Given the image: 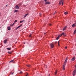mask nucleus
I'll list each match as a JSON object with an SVG mask.
<instances>
[{"instance_id":"f257e3e1","label":"nucleus","mask_w":76,"mask_h":76,"mask_svg":"<svg viewBox=\"0 0 76 76\" xmlns=\"http://www.w3.org/2000/svg\"><path fill=\"white\" fill-rule=\"evenodd\" d=\"M68 59V58L67 57L66 58V59L65 60V61L64 64L63 66H65V65L66 64V63H67V59Z\"/></svg>"},{"instance_id":"f03ea898","label":"nucleus","mask_w":76,"mask_h":76,"mask_svg":"<svg viewBox=\"0 0 76 76\" xmlns=\"http://www.w3.org/2000/svg\"><path fill=\"white\" fill-rule=\"evenodd\" d=\"M50 46L51 47V48H53L54 47V44L53 43H52L50 44Z\"/></svg>"},{"instance_id":"7ed1b4c3","label":"nucleus","mask_w":76,"mask_h":76,"mask_svg":"<svg viewBox=\"0 0 76 76\" xmlns=\"http://www.w3.org/2000/svg\"><path fill=\"white\" fill-rule=\"evenodd\" d=\"M63 0H60L59 3V4L60 5L62 3V5H63V4H64V3L63 2Z\"/></svg>"},{"instance_id":"20e7f679","label":"nucleus","mask_w":76,"mask_h":76,"mask_svg":"<svg viewBox=\"0 0 76 76\" xmlns=\"http://www.w3.org/2000/svg\"><path fill=\"white\" fill-rule=\"evenodd\" d=\"M62 35H64V36H66V34L62 33V34H61V35H60V37H61Z\"/></svg>"},{"instance_id":"39448f33","label":"nucleus","mask_w":76,"mask_h":76,"mask_svg":"<svg viewBox=\"0 0 76 76\" xmlns=\"http://www.w3.org/2000/svg\"><path fill=\"white\" fill-rule=\"evenodd\" d=\"M76 70H75L73 72V76H75V74H76Z\"/></svg>"},{"instance_id":"423d86ee","label":"nucleus","mask_w":76,"mask_h":76,"mask_svg":"<svg viewBox=\"0 0 76 76\" xmlns=\"http://www.w3.org/2000/svg\"><path fill=\"white\" fill-rule=\"evenodd\" d=\"M75 58H76V57L75 56H74L71 59V60L72 61H74L75 60Z\"/></svg>"},{"instance_id":"0eeeda50","label":"nucleus","mask_w":76,"mask_h":76,"mask_svg":"<svg viewBox=\"0 0 76 76\" xmlns=\"http://www.w3.org/2000/svg\"><path fill=\"white\" fill-rule=\"evenodd\" d=\"M15 8H16V9H19V6H18V5H17L15 6Z\"/></svg>"},{"instance_id":"6e6552de","label":"nucleus","mask_w":76,"mask_h":76,"mask_svg":"<svg viewBox=\"0 0 76 76\" xmlns=\"http://www.w3.org/2000/svg\"><path fill=\"white\" fill-rule=\"evenodd\" d=\"M4 43H7V39L4 41Z\"/></svg>"},{"instance_id":"1a4fd4ad","label":"nucleus","mask_w":76,"mask_h":76,"mask_svg":"<svg viewBox=\"0 0 76 76\" xmlns=\"http://www.w3.org/2000/svg\"><path fill=\"white\" fill-rule=\"evenodd\" d=\"M66 28H67V26H65L63 28V31H65V30H66Z\"/></svg>"},{"instance_id":"9d476101","label":"nucleus","mask_w":76,"mask_h":76,"mask_svg":"<svg viewBox=\"0 0 76 76\" xmlns=\"http://www.w3.org/2000/svg\"><path fill=\"white\" fill-rule=\"evenodd\" d=\"M76 26V23H74L72 25V27H75V26Z\"/></svg>"},{"instance_id":"9b49d317","label":"nucleus","mask_w":76,"mask_h":76,"mask_svg":"<svg viewBox=\"0 0 76 76\" xmlns=\"http://www.w3.org/2000/svg\"><path fill=\"white\" fill-rule=\"evenodd\" d=\"M13 61H14V60H12L11 61H9V63H13Z\"/></svg>"},{"instance_id":"f8f14e48","label":"nucleus","mask_w":76,"mask_h":76,"mask_svg":"<svg viewBox=\"0 0 76 76\" xmlns=\"http://www.w3.org/2000/svg\"><path fill=\"white\" fill-rule=\"evenodd\" d=\"M45 4H50V2H49L47 1L45 3Z\"/></svg>"},{"instance_id":"ddd939ff","label":"nucleus","mask_w":76,"mask_h":76,"mask_svg":"<svg viewBox=\"0 0 76 76\" xmlns=\"http://www.w3.org/2000/svg\"><path fill=\"white\" fill-rule=\"evenodd\" d=\"M60 35H59L57 37V38L56 39V40H58V39L59 37H60Z\"/></svg>"},{"instance_id":"4468645a","label":"nucleus","mask_w":76,"mask_h":76,"mask_svg":"<svg viewBox=\"0 0 76 76\" xmlns=\"http://www.w3.org/2000/svg\"><path fill=\"white\" fill-rule=\"evenodd\" d=\"M28 13L27 14H26L24 16V18H26V16H28Z\"/></svg>"},{"instance_id":"2eb2a0df","label":"nucleus","mask_w":76,"mask_h":76,"mask_svg":"<svg viewBox=\"0 0 76 76\" xmlns=\"http://www.w3.org/2000/svg\"><path fill=\"white\" fill-rule=\"evenodd\" d=\"M7 29L9 31V30H10V26L8 27L7 28Z\"/></svg>"},{"instance_id":"dca6fc26","label":"nucleus","mask_w":76,"mask_h":76,"mask_svg":"<svg viewBox=\"0 0 76 76\" xmlns=\"http://www.w3.org/2000/svg\"><path fill=\"white\" fill-rule=\"evenodd\" d=\"M64 15H66L68 14V12H64Z\"/></svg>"},{"instance_id":"f3484780","label":"nucleus","mask_w":76,"mask_h":76,"mask_svg":"<svg viewBox=\"0 0 76 76\" xmlns=\"http://www.w3.org/2000/svg\"><path fill=\"white\" fill-rule=\"evenodd\" d=\"M63 70H65V66H63Z\"/></svg>"},{"instance_id":"a211bd4d","label":"nucleus","mask_w":76,"mask_h":76,"mask_svg":"<svg viewBox=\"0 0 76 76\" xmlns=\"http://www.w3.org/2000/svg\"><path fill=\"white\" fill-rule=\"evenodd\" d=\"M14 13H15V12H18V10H14Z\"/></svg>"},{"instance_id":"6ab92c4d","label":"nucleus","mask_w":76,"mask_h":76,"mask_svg":"<svg viewBox=\"0 0 76 76\" xmlns=\"http://www.w3.org/2000/svg\"><path fill=\"white\" fill-rule=\"evenodd\" d=\"M7 50H11V48H7Z\"/></svg>"},{"instance_id":"aec40b11","label":"nucleus","mask_w":76,"mask_h":76,"mask_svg":"<svg viewBox=\"0 0 76 76\" xmlns=\"http://www.w3.org/2000/svg\"><path fill=\"white\" fill-rule=\"evenodd\" d=\"M76 30H75L74 31V34H76Z\"/></svg>"},{"instance_id":"412c9836","label":"nucleus","mask_w":76,"mask_h":76,"mask_svg":"<svg viewBox=\"0 0 76 76\" xmlns=\"http://www.w3.org/2000/svg\"><path fill=\"white\" fill-rule=\"evenodd\" d=\"M58 46L59 47L60 46V44H59V41H58Z\"/></svg>"},{"instance_id":"4be33fe9","label":"nucleus","mask_w":76,"mask_h":76,"mask_svg":"<svg viewBox=\"0 0 76 76\" xmlns=\"http://www.w3.org/2000/svg\"><path fill=\"white\" fill-rule=\"evenodd\" d=\"M55 75H56L57 74V71H56L55 72Z\"/></svg>"},{"instance_id":"5701e85b","label":"nucleus","mask_w":76,"mask_h":76,"mask_svg":"<svg viewBox=\"0 0 76 76\" xmlns=\"http://www.w3.org/2000/svg\"><path fill=\"white\" fill-rule=\"evenodd\" d=\"M8 53H9V54H12V52H8Z\"/></svg>"},{"instance_id":"b1692460","label":"nucleus","mask_w":76,"mask_h":76,"mask_svg":"<svg viewBox=\"0 0 76 76\" xmlns=\"http://www.w3.org/2000/svg\"><path fill=\"white\" fill-rule=\"evenodd\" d=\"M26 66H28V67H29L31 66V65H27Z\"/></svg>"},{"instance_id":"393cba45","label":"nucleus","mask_w":76,"mask_h":76,"mask_svg":"<svg viewBox=\"0 0 76 76\" xmlns=\"http://www.w3.org/2000/svg\"><path fill=\"white\" fill-rule=\"evenodd\" d=\"M19 28V27H17L15 29V30H17Z\"/></svg>"},{"instance_id":"a878e982","label":"nucleus","mask_w":76,"mask_h":76,"mask_svg":"<svg viewBox=\"0 0 76 76\" xmlns=\"http://www.w3.org/2000/svg\"><path fill=\"white\" fill-rule=\"evenodd\" d=\"M20 74H22V73H23V72H20L19 73Z\"/></svg>"},{"instance_id":"bb28decb","label":"nucleus","mask_w":76,"mask_h":76,"mask_svg":"<svg viewBox=\"0 0 76 76\" xmlns=\"http://www.w3.org/2000/svg\"><path fill=\"white\" fill-rule=\"evenodd\" d=\"M20 26H22V25L20 26H18V28H20Z\"/></svg>"},{"instance_id":"cd10ccee","label":"nucleus","mask_w":76,"mask_h":76,"mask_svg":"<svg viewBox=\"0 0 76 76\" xmlns=\"http://www.w3.org/2000/svg\"><path fill=\"white\" fill-rule=\"evenodd\" d=\"M29 37H31V34H30V35H29Z\"/></svg>"},{"instance_id":"c85d7f7f","label":"nucleus","mask_w":76,"mask_h":76,"mask_svg":"<svg viewBox=\"0 0 76 76\" xmlns=\"http://www.w3.org/2000/svg\"><path fill=\"white\" fill-rule=\"evenodd\" d=\"M14 22H17V20H15Z\"/></svg>"},{"instance_id":"c756f323","label":"nucleus","mask_w":76,"mask_h":76,"mask_svg":"<svg viewBox=\"0 0 76 76\" xmlns=\"http://www.w3.org/2000/svg\"><path fill=\"white\" fill-rule=\"evenodd\" d=\"M28 73H27V75H26L25 76H28Z\"/></svg>"},{"instance_id":"7c9ffc66","label":"nucleus","mask_w":76,"mask_h":76,"mask_svg":"<svg viewBox=\"0 0 76 76\" xmlns=\"http://www.w3.org/2000/svg\"><path fill=\"white\" fill-rule=\"evenodd\" d=\"M21 21L22 22H24L25 21V20H23V21Z\"/></svg>"},{"instance_id":"2f4dec72","label":"nucleus","mask_w":76,"mask_h":76,"mask_svg":"<svg viewBox=\"0 0 76 76\" xmlns=\"http://www.w3.org/2000/svg\"><path fill=\"white\" fill-rule=\"evenodd\" d=\"M13 25H14V24L13 23L12 25H11V26H13Z\"/></svg>"},{"instance_id":"473e14b6","label":"nucleus","mask_w":76,"mask_h":76,"mask_svg":"<svg viewBox=\"0 0 76 76\" xmlns=\"http://www.w3.org/2000/svg\"><path fill=\"white\" fill-rule=\"evenodd\" d=\"M67 47H65V49H67Z\"/></svg>"},{"instance_id":"72a5a7b5","label":"nucleus","mask_w":76,"mask_h":76,"mask_svg":"<svg viewBox=\"0 0 76 76\" xmlns=\"http://www.w3.org/2000/svg\"><path fill=\"white\" fill-rule=\"evenodd\" d=\"M22 21H20V23H22Z\"/></svg>"},{"instance_id":"f704fd0d","label":"nucleus","mask_w":76,"mask_h":76,"mask_svg":"<svg viewBox=\"0 0 76 76\" xmlns=\"http://www.w3.org/2000/svg\"><path fill=\"white\" fill-rule=\"evenodd\" d=\"M57 43V42H55V44H56Z\"/></svg>"},{"instance_id":"c9c22d12","label":"nucleus","mask_w":76,"mask_h":76,"mask_svg":"<svg viewBox=\"0 0 76 76\" xmlns=\"http://www.w3.org/2000/svg\"><path fill=\"white\" fill-rule=\"evenodd\" d=\"M45 1H47V0H44Z\"/></svg>"},{"instance_id":"e433bc0d","label":"nucleus","mask_w":76,"mask_h":76,"mask_svg":"<svg viewBox=\"0 0 76 76\" xmlns=\"http://www.w3.org/2000/svg\"><path fill=\"white\" fill-rule=\"evenodd\" d=\"M7 5H6V7H7Z\"/></svg>"},{"instance_id":"4c0bfd02","label":"nucleus","mask_w":76,"mask_h":76,"mask_svg":"<svg viewBox=\"0 0 76 76\" xmlns=\"http://www.w3.org/2000/svg\"><path fill=\"white\" fill-rule=\"evenodd\" d=\"M50 26H51V24H50Z\"/></svg>"},{"instance_id":"58836bf2","label":"nucleus","mask_w":76,"mask_h":76,"mask_svg":"<svg viewBox=\"0 0 76 76\" xmlns=\"http://www.w3.org/2000/svg\"><path fill=\"white\" fill-rule=\"evenodd\" d=\"M12 75H13V73H12Z\"/></svg>"},{"instance_id":"ea45409f","label":"nucleus","mask_w":76,"mask_h":76,"mask_svg":"<svg viewBox=\"0 0 76 76\" xmlns=\"http://www.w3.org/2000/svg\"><path fill=\"white\" fill-rule=\"evenodd\" d=\"M15 22L13 23V24H15Z\"/></svg>"},{"instance_id":"a19ab883","label":"nucleus","mask_w":76,"mask_h":76,"mask_svg":"<svg viewBox=\"0 0 76 76\" xmlns=\"http://www.w3.org/2000/svg\"><path fill=\"white\" fill-rule=\"evenodd\" d=\"M39 14H40V15H41V13H40Z\"/></svg>"},{"instance_id":"79ce46f5","label":"nucleus","mask_w":76,"mask_h":76,"mask_svg":"<svg viewBox=\"0 0 76 76\" xmlns=\"http://www.w3.org/2000/svg\"><path fill=\"white\" fill-rule=\"evenodd\" d=\"M24 44H25V42H24Z\"/></svg>"},{"instance_id":"37998d69","label":"nucleus","mask_w":76,"mask_h":76,"mask_svg":"<svg viewBox=\"0 0 76 76\" xmlns=\"http://www.w3.org/2000/svg\"><path fill=\"white\" fill-rule=\"evenodd\" d=\"M44 35L45 34V33H44Z\"/></svg>"},{"instance_id":"c03bdc74","label":"nucleus","mask_w":76,"mask_h":76,"mask_svg":"<svg viewBox=\"0 0 76 76\" xmlns=\"http://www.w3.org/2000/svg\"><path fill=\"white\" fill-rule=\"evenodd\" d=\"M46 68H47V66L46 67Z\"/></svg>"},{"instance_id":"a18cd8bd","label":"nucleus","mask_w":76,"mask_h":76,"mask_svg":"<svg viewBox=\"0 0 76 76\" xmlns=\"http://www.w3.org/2000/svg\"><path fill=\"white\" fill-rule=\"evenodd\" d=\"M49 76H50V74H49Z\"/></svg>"},{"instance_id":"49530a36","label":"nucleus","mask_w":76,"mask_h":76,"mask_svg":"<svg viewBox=\"0 0 76 76\" xmlns=\"http://www.w3.org/2000/svg\"><path fill=\"white\" fill-rule=\"evenodd\" d=\"M75 67H76V65H75Z\"/></svg>"},{"instance_id":"de8ad7c7","label":"nucleus","mask_w":76,"mask_h":76,"mask_svg":"<svg viewBox=\"0 0 76 76\" xmlns=\"http://www.w3.org/2000/svg\"><path fill=\"white\" fill-rule=\"evenodd\" d=\"M0 15H1V14L0 13Z\"/></svg>"}]
</instances>
